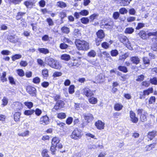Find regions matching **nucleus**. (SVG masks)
<instances>
[{"label":"nucleus","instance_id":"obj_32","mask_svg":"<svg viewBox=\"0 0 157 157\" xmlns=\"http://www.w3.org/2000/svg\"><path fill=\"white\" fill-rule=\"evenodd\" d=\"M118 69L124 73H126L128 72L127 68L124 66H120L118 67Z\"/></svg>","mask_w":157,"mask_h":157},{"label":"nucleus","instance_id":"obj_10","mask_svg":"<svg viewBox=\"0 0 157 157\" xmlns=\"http://www.w3.org/2000/svg\"><path fill=\"white\" fill-rule=\"evenodd\" d=\"M95 124L97 128L99 130L103 129L104 128L105 123L101 121H98L95 122Z\"/></svg>","mask_w":157,"mask_h":157},{"label":"nucleus","instance_id":"obj_44","mask_svg":"<svg viewBox=\"0 0 157 157\" xmlns=\"http://www.w3.org/2000/svg\"><path fill=\"white\" fill-rule=\"evenodd\" d=\"M21 56V55L17 54L13 56L12 57V59L13 61H14L16 59H20Z\"/></svg>","mask_w":157,"mask_h":157},{"label":"nucleus","instance_id":"obj_30","mask_svg":"<svg viewBox=\"0 0 157 157\" xmlns=\"http://www.w3.org/2000/svg\"><path fill=\"white\" fill-rule=\"evenodd\" d=\"M153 89L152 88H149L147 90H145L143 92V95L144 96L148 95L150 93L153 92Z\"/></svg>","mask_w":157,"mask_h":157},{"label":"nucleus","instance_id":"obj_59","mask_svg":"<svg viewBox=\"0 0 157 157\" xmlns=\"http://www.w3.org/2000/svg\"><path fill=\"white\" fill-rule=\"evenodd\" d=\"M8 79L11 84L12 85H15L16 84L14 79L12 76H9Z\"/></svg>","mask_w":157,"mask_h":157},{"label":"nucleus","instance_id":"obj_62","mask_svg":"<svg viewBox=\"0 0 157 157\" xmlns=\"http://www.w3.org/2000/svg\"><path fill=\"white\" fill-rule=\"evenodd\" d=\"M73 120V119L72 117H69L66 120V123L68 125L72 123Z\"/></svg>","mask_w":157,"mask_h":157},{"label":"nucleus","instance_id":"obj_40","mask_svg":"<svg viewBox=\"0 0 157 157\" xmlns=\"http://www.w3.org/2000/svg\"><path fill=\"white\" fill-rule=\"evenodd\" d=\"M73 35L75 37L80 36H81V33L79 30L78 29H75Z\"/></svg>","mask_w":157,"mask_h":157},{"label":"nucleus","instance_id":"obj_49","mask_svg":"<svg viewBox=\"0 0 157 157\" xmlns=\"http://www.w3.org/2000/svg\"><path fill=\"white\" fill-rule=\"evenodd\" d=\"M17 73L18 75L22 77L25 75L23 70L21 69H19L17 70Z\"/></svg>","mask_w":157,"mask_h":157},{"label":"nucleus","instance_id":"obj_42","mask_svg":"<svg viewBox=\"0 0 157 157\" xmlns=\"http://www.w3.org/2000/svg\"><path fill=\"white\" fill-rule=\"evenodd\" d=\"M81 21L82 23L86 24L89 23V20L87 17H83L81 19Z\"/></svg>","mask_w":157,"mask_h":157},{"label":"nucleus","instance_id":"obj_5","mask_svg":"<svg viewBox=\"0 0 157 157\" xmlns=\"http://www.w3.org/2000/svg\"><path fill=\"white\" fill-rule=\"evenodd\" d=\"M39 122L40 124L44 125L48 124L49 122V117L47 115L42 116L40 118Z\"/></svg>","mask_w":157,"mask_h":157},{"label":"nucleus","instance_id":"obj_64","mask_svg":"<svg viewBox=\"0 0 157 157\" xmlns=\"http://www.w3.org/2000/svg\"><path fill=\"white\" fill-rule=\"evenodd\" d=\"M40 79L38 77H36L33 80V82L36 84H38L40 82Z\"/></svg>","mask_w":157,"mask_h":157},{"label":"nucleus","instance_id":"obj_1","mask_svg":"<svg viewBox=\"0 0 157 157\" xmlns=\"http://www.w3.org/2000/svg\"><path fill=\"white\" fill-rule=\"evenodd\" d=\"M75 44L77 48L79 50L87 51L89 48L88 43L85 41L77 39Z\"/></svg>","mask_w":157,"mask_h":157},{"label":"nucleus","instance_id":"obj_2","mask_svg":"<svg viewBox=\"0 0 157 157\" xmlns=\"http://www.w3.org/2000/svg\"><path fill=\"white\" fill-rule=\"evenodd\" d=\"M81 130L78 128H75L71 135V137L72 139L75 140H77L80 138L82 136Z\"/></svg>","mask_w":157,"mask_h":157},{"label":"nucleus","instance_id":"obj_11","mask_svg":"<svg viewBox=\"0 0 157 157\" xmlns=\"http://www.w3.org/2000/svg\"><path fill=\"white\" fill-rule=\"evenodd\" d=\"M83 94L88 97H90L93 95V92L88 88H85L83 90Z\"/></svg>","mask_w":157,"mask_h":157},{"label":"nucleus","instance_id":"obj_4","mask_svg":"<svg viewBox=\"0 0 157 157\" xmlns=\"http://www.w3.org/2000/svg\"><path fill=\"white\" fill-rule=\"evenodd\" d=\"M64 105V102L61 100L58 101L52 109V111L57 110L63 107Z\"/></svg>","mask_w":157,"mask_h":157},{"label":"nucleus","instance_id":"obj_45","mask_svg":"<svg viewBox=\"0 0 157 157\" xmlns=\"http://www.w3.org/2000/svg\"><path fill=\"white\" fill-rule=\"evenodd\" d=\"M57 117L60 119H63L65 118L66 117V114L64 113H60L58 114Z\"/></svg>","mask_w":157,"mask_h":157},{"label":"nucleus","instance_id":"obj_33","mask_svg":"<svg viewBox=\"0 0 157 157\" xmlns=\"http://www.w3.org/2000/svg\"><path fill=\"white\" fill-rule=\"evenodd\" d=\"M21 114V113L19 112L15 113L14 115V119L15 121H19Z\"/></svg>","mask_w":157,"mask_h":157},{"label":"nucleus","instance_id":"obj_7","mask_svg":"<svg viewBox=\"0 0 157 157\" xmlns=\"http://www.w3.org/2000/svg\"><path fill=\"white\" fill-rule=\"evenodd\" d=\"M119 40L120 41L124 44L127 45V44H130V42L128 41L127 37L123 35H121L119 36Z\"/></svg>","mask_w":157,"mask_h":157},{"label":"nucleus","instance_id":"obj_53","mask_svg":"<svg viewBox=\"0 0 157 157\" xmlns=\"http://www.w3.org/2000/svg\"><path fill=\"white\" fill-rule=\"evenodd\" d=\"M24 3L27 8L31 7L33 5L32 2L28 1L25 2Z\"/></svg>","mask_w":157,"mask_h":157},{"label":"nucleus","instance_id":"obj_56","mask_svg":"<svg viewBox=\"0 0 157 157\" xmlns=\"http://www.w3.org/2000/svg\"><path fill=\"white\" fill-rule=\"evenodd\" d=\"M120 16V14L118 12H115L113 14V17L115 20L118 19Z\"/></svg>","mask_w":157,"mask_h":157},{"label":"nucleus","instance_id":"obj_24","mask_svg":"<svg viewBox=\"0 0 157 157\" xmlns=\"http://www.w3.org/2000/svg\"><path fill=\"white\" fill-rule=\"evenodd\" d=\"M156 134V132L155 131H153L149 132L148 134V137L150 140H151L154 138Z\"/></svg>","mask_w":157,"mask_h":157},{"label":"nucleus","instance_id":"obj_61","mask_svg":"<svg viewBox=\"0 0 157 157\" xmlns=\"http://www.w3.org/2000/svg\"><path fill=\"white\" fill-rule=\"evenodd\" d=\"M56 146L53 145H52V146L50 148V150L52 152V153L53 154H55V153L56 152Z\"/></svg>","mask_w":157,"mask_h":157},{"label":"nucleus","instance_id":"obj_46","mask_svg":"<svg viewBox=\"0 0 157 157\" xmlns=\"http://www.w3.org/2000/svg\"><path fill=\"white\" fill-rule=\"evenodd\" d=\"M48 151L47 149H44L43 150L42 153V155L43 157H49V155L48 154Z\"/></svg>","mask_w":157,"mask_h":157},{"label":"nucleus","instance_id":"obj_54","mask_svg":"<svg viewBox=\"0 0 157 157\" xmlns=\"http://www.w3.org/2000/svg\"><path fill=\"white\" fill-rule=\"evenodd\" d=\"M42 74L44 77H47L48 76V70L47 69L43 70L42 72Z\"/></svg>","mask_w":157,"mask_h":157},{"label":"nucleus","instance_id":"obj_14","mask_svg":"<svg viewBox=\"0 0 157 157\" xmlns=\"http://www.w3.org/2000/svg\"><path fill=\"white\" fill-rule=\"evenodd\" d=\"M130 60L133 63L136 65L139 64L140 62V59L136 56L131 57Z\"/></svg>","mask_w":157,"mask_h":157},{"label":"nucleus","instance_id":"obj_13","mask_svg":"<svg viewBox=\"0 0 157 157\" xmlns=\"http://www.w3.org/2000/svg\"><path fill=\"white\" fill-rule=\"evenodd\" d=\"M27 90L32 96H34L36 94V90L34 87H28Z\"/></svg>","mask_w":157,"mask_h":157},{"label":"nucleus","instance_id":"obj_50","mask_svg":"<svg viewBox=\"0 0 157 157\" xmlns=\"http://www.w3.org/2000/svg\"><path fill=\"white\" fill-rule=\"evenodd\" d=\"M24 104L29 109H30L32 108L33 105V103L31 102H25L24 103Z\"/></svg>","mask_w":157,"mask_h":157},{"label":"nucleus","instance_id":"obj_29","mask_svg":"<svg viewBox=\"0 0 157 157\" xmlns=\"http://www.w3.org/2000/svg\"><path fill=\"white\" fill-rule=\"evenodd\" d=\"M134 29L132 27H128L126 28L124 33L127 34H132L134 31Z\"/></svg>","mask_w":157,"mask_h":157},{"label":"nucleus","instance_id":"obj_55","mask_svg":"<svg viewBox=\"0 0 157 157\" xmlns=\"http://www.w3.org/2000/svg\"><path fill=\"white\" fill-rule=\"evenodd\" d=\"M128 12L127 10L125 8H122L119 10V13L122 14H124Z\"/></svg>","mask_w":157,"mask_h":157},{"label":"nucleus","instance_id":"obj_36","mask_svg":"<svg viewBox=\"0 0 157 157\" xmlns=\"http://www.w3.org/2000/svg\"><path fill=\"white\" fill-rule=\"evenodd\" d=\"M61 30L63 33H65L68 34L70 32L69 28L66 26L62 27L61 29Z\"/></svg>","mask_w":157,"mask_h":157},{"label":"nucleus","instance_id":"obj_12","mask_svg":"<svg viewBox=\"0 0 157 157\" xmlns=\"http://www.w3.org/2000/svg\"><path fill=\"white\" fill-rule=\"evenodd\" d=\"M130 116L131 121L134 123H136L138 121L137 117L136 116L135 113L132 111L130 112Z\"/></svg>","mask_w":157,"mask_h":157},{"label":"nucleus","instance_id":"obj_31","mask_svg":"<svg viewBox=\"0 0 157 157\" xmlns=\"http://www.w3.org/2000/svg\"><path fill=\"white\" fill-rule=\"evenodd\" d=\"M29 133V132L28 130L25 131L21 133H19L18 135L19 136H21L22 137L28 136Z\"/></svg>","mask_w":157,"mask_h":157},{"label":"nucleus","instance_id":"obj_35","mask_svg":"<svg viewBox=\"0 0 157 157\" xmlns=\"http://www.w3.org/2000/svg\"><path fill=\"white\" fill-rule=\"evenodd\" d=\"M8 99L6 97H4L2 100V105L3 107L7 105L8 103Z\"/></svg>","mask_w":157,"mask_h":157},{"label":"nucleus","instance_id":"obj_63","mask_svg":"<svg viewBox=\"0 0 157 157\" xmlns=\"http://www.w3.org/2000/svg\"><path fill=\"white\" fill-rule=\"evenodd\" d=\"M144 26V24L143 23H139L138 24L137 26L136 27V30H139Z\"/></svg>","mask_w":157,"mask_h":157},{"label":"nucleus","instance_id":"obj_26","mask_svg":"<svg viewBox=\"0 0 157 157\" xmlns=\"http://www.w3.org/2000/svg\"><path fill=\"white\" fill-rule=\"evenodd\" d=\"M38 51L40 53L44 54H46L49 53V51L48 49L44 48H39L38 49Z\"/></svg>","mask_w":157,"mask_h":157},{"label":"nucleus","instance_id":"obj_27","mask_svg":"<svg viewBox=\"0 0 157 157\" xmlns=\"http://www.w3.org/2000/svg\"><path fill=\"white\" fill-rule=\"evenodd\" d=\"M61 67V66L60 65L59 62L56 60H55L54 63V64H53L52 66V67L55 68L56 69H59Z\"/></svg>","mask_w":157,"mask_h":157},{"label":"nucleus","instance_id":"obj_39","mask_svg":"<svg viewBox=\"0 0 157 157\" xmlns=\"http://www.w3.org/2000/svg\"><path fill=\"white\" fill-rule=\"evenodd\" d=\"M143 59L144 64L146 66V67H147L149 64L150 60L147 57H144Z\"/></svg>","mask_w":157,"mask_h":157},{"label":"nucleus","instance_id":"obj_25","mask_svg":"<svg viewBox=\"0 0 157 157\" xmlns=\"http://www.w3.org/2000/svg\"><path fill=\"white\" fill-rule=\"evenodd\" d=\"M70 58L71 57L70 55L67 54H63L61 56V59L65 61L69 60L70 59Z\"/></svg>","mask_w":157,"mask_h":157},{"label":"nucleus","instance_id":"obj_23","mask_svg":"<svg viewBox=\"0 0 157 157\" xmlns=\"http://www.w3.org/2000/svg\"><path fill=\"white\" fill-rule=\"evenodd\" d=\"M132 0H119L121 5L124 6L128 5Z\"/></svg>","mask_w":157,"mask_h":157},{"label":"nucleus","instance_id":"obj_18","mask_svg":"<svg viewBox=\"0 0 157 157\" xmlns=\"http://www.w3.org/2000/svg\"><path fill=\"white\" fill-rule=\"evenodd\" d=\"M96 34L98 38L102 39L105 37V34L102 30H99L97 33Z\"/></svg>","mask_w":157,"mask_h":157},{"label":"nucleus","instance_id":"obj_22","mask_svg":"<svg viewBox=\"0 0 157 157\" xmlns=\"http://www.w3.org/2000/svg\"><path fill=\"white\" fill-rule=\"evenodd\" d=\"M18 39L14 36H10L8 37V40L12 43H16L18 42Z\"/></svg>","mask_w":157,"mask_h":157},{"label":"nucleus","instance_id":"obj_6","mask_svg":"<svg viewBox=\"0 0 157 157\" xmlns=\"http://www.w3.org/2000/svg\"><path fill=\"white\" fill-rule=\"evenodd\" d=\"M83 117L86 123H89L92 121L94 119L93 115L90 113H84Z\"/></svg>","mask_w":157,"mask_h":157},{"label":"nucleus","instance_id":"obj_17","mask_svg":"<svg viewBox=\"0 0 157 157\" xmlns=\"http://www.w3.org/2000/svg\"><path fill=\"white\" fill-rule=\"evenodd\" d=\"M55 60L53 58L50 57H48L46 59V62L48 63V65L51 67L53 65L52 63Z\"/></svg>","mask_w":157,"mask_h":157},{"label":"nucleus","instance_id":"obj_9","mask_svg":"<svg viewBox=\"0 0 157 157\" xmlns=\"http://www.w3.org/2000/svg\"><path fill=\"white\" fill-rule=\"evenodd\" d=\"M105 76L103 74H100L96 77V82L93 81L94 83H101L104 81Z\"/></svg>","mask_w":157,"mask_h":157},{"label":"nucleus","instance_id":"obj_20","mask_svg":"<svg viewBox=\"0 0 157 157\" xmlns=\"http://www.w3.org/2000/svg\"><path fill=\"white\" fill-rule=\"evenodd\" d=\"M56 5L58 7L62 8H64L67 6L66 3L61 1L58 2H57Z\"/></svg>","mask_w":157,"mask_h":157},{"label":"nucleus","instance_id":"obj_28","mask_svg":"<svg viewBox=\"0 0 157 157\" xmlns=\"http://www.w3.org/2000/svg\"><path fill=\"white\" fill-rule=\"evenodd\" d=\"M155 144H153L147 146L145 148V150L146 151H150L152 148H154L155 146Z\"/></svg>","mask_w":157,"mask_h":157},{"label":"nucleus","instance_id":"obj_47","mask_svg":"<svg viewBox=\"0 0 157 157\" xmlns=\"http://www.w3.org/2000/svg\"><path fill=\"white\" fill-rule=\"evenodd\" d=\"M25 13L19 12L17 13V15L16 16V19L17 20H19L21 19L22 17L25 14Z\"/></svg>","mask_w":157,"mask_h":157},{"label":"nucleus","instance_id":"obj_48","mask_svg":"<svg viewBox=\"0 0 157 157\" xmlns=\"http://www.w3.org/2000/svg\"><path fill=\"white\" fill-rule=\"evenodd\" d=\"M89 13V12L87 10H81L80 12V15L86 16Z\"/></svg>","mask_w":157,"mask_h":157},{"label":"nucleus","instance_id":"obj_3","mask_svg":"<svg viewBox=\"0 0 157 157\" xmlns=\"http://www.w3.org/2000/svg\"><path fill=\"white\" fill-rule=\"evenodd\" d=\"M138 114H141L140 120L142 122L146 120V115L147 113L142 109H138L137 110Z\"/></svg>","mask_w":157,"mask_h":157},{"label":"nucleus","instance_id":"obj_34","mask_svg":"<svg viewBox=\"0 0 157 157\" xmlns=\"http://www.w3.org/2000/svg\"><path fill=\"white\" fill-rule=\"evenodd\" d=\"M110 52L111 56L113 57H116L119 54L118 51L116 49L112 50Z\"/></svg>","mask_w":157,"mask_h":157},{"label":"nucleus","instance_id":"obj_51","mask_svg":"<svg viewBox=\"0 0 157 157\" xmlns=\"http://www.w3.org/2000/svg\"><path fill=\"white\" fill-rule=\"evenodd\" d=\"M74 88L75 86L74 85H71L69 86L68 91L70 94H72L74 92Z\"/></svg>","mask_w":157,"mask_h":157},{"label":"nucleus","instance_id":"obj_41","mask_svg":"<svg viewBox=\"0 0 157 157\" xmlns=\"http://www.w3.org/2000/svg\"><path fill=\"white\" fill-rule=\"evenodd\" d=\"M96 55V52L94 50H91L89 52L88 54V56L90 57H94Z\"/></svg>","mask_w":157,"mask_h":157},{"label":"nucleus","instance_id":"obj_21","mask_svg":"<svg viewBox=\"0 0 157 157\" xmlns=\"http://www.w3.org/2000/svg\"><path fill=\"white\" fill-rule=\"evenodd\" d=\"M139 36L143 39H146L147 37L146 32L144 30L140 31L139 33Z\"/></svg>","mask_w":157,"mask_h":157},{"label":"nucleus","instance_id":"obj_43","mask_svg":"<svg viewBox=\"0 0 157 157\" xmlns=\"http://www.w3.org/2000/svg\"><path fill=\"white\" fill-rule=\"evenodd\" d=\"M6 72H4L2 73V75L1 77V80L2 82H6L7 80V78H6Z\"/></svg>","mask_w":157,"mask_h":157},{"label":"nucleus","instance_id":"obj_57","mask_svg":"<svg viewBox=\"0 0 157 157\" xmlns=\"http://www.w3.org/2000/svg\"><path fill=\"white\" fill-rule=\"evenodd\" d=\"M151 83L154 85L157 84V78L156 77H154L150 79Z\"/></svg>","mask_w":157,"mask_h":157},{"label":"nucleus","instance_id":"obj_19","mask_svg":"<svg viewBox=\"0 0 157 157\" xmlns=\"http://www.w3.org/2000/svg\"><path fill=\"white\" fill-rule=\"evenodd\" d=\"M60 140L59 138L55 137L52 139V145L56 146L59 143L60 141Z\"/></svg>","mask_w":157,"mask_h":157},{"label":"nucleus","instance_id":"obj_37","mask_svg":"<svg viewBox=\"0 0 157 157\" xmlns=\"http://www.w3.org/2000/svg\"><path fill=\"white\" fill-rule=\"evenodd\" d=\"M89 101L91 104H96L98 100L97 98L92 97L89 99Z\"/></svg>","mask_w":157,"mask_h":157},{"label":"nucleus","instance_id":"obj_38","mask_svg":"<svg viewBox=\"0 0 157 157\" xmlns=\"http://www.w3.org/2000/svg\"><path fill=\"white\" fill-rule=\"evenodd\" d=\"M34 111L33 109L26 110L25 111L24 113L26 115L29 116L32 114Z\"/></svg>","mask_w":157,"mask_h":157},{"label":"nucleus","instance_id":"obj_52","mask_svg":"<svg viewBox=\"0 0 157 157\" xmlns=\"http://www.w3.org/2000/svg\"><path fill=\"white\" fill-rule=\"evenodd\" d=\"M128 56V53H125L124 54L120 56L119 57V59L122 60H124Z\"/></svg>","mask_w":157,"mask_h":157},{"label":"nucleus","instance_id":"obj_58","mask_svg":"<svg viewBox=\"0 0 157 157\" xmlns=\"http://www.w3.org/2000/svg\"><path fill=\"white\" fill-rule=\"evenodd\" d=\"M46 21L50 26H53L54 24L51 18H47Z\"/></svg>","mask_w":157,"mask_h":157},{"label":"nucleus","instance_id":"obj_15","mask_svg":"<svg viewBox=\"0 0 157 157\" xmlns=\"http://www.w3.org/2000/svg\"><path fill=\"white\" fill-rule=\"evenodd\" d=\"M123 107L121 103H117L114 105V108L115 110L119 111L122 110Z\"/></svg>","mask_w":157,"mask_h":157},{"label":"nucleus","instance_id":"obj_60","mask_svg":"<svg viewBox=\"0 0 157 157\" xmlns=\"http://www.w3.org/2000/svg\"><path fill=\"white\" fill-rule=\"evenodd\" d=\"M113 23H108L105 24L104 26L106 29H111L112 28Z\"/></svg>","mask_w":157,"mask_h":157},{"label":"nucleus","instance_id":"obj_8","mask_svg":"<svg viewBox=\"0 0 157 157\" xmlns=\"http://www.w3.org/2000/svg\"><path fill=\"white\" fill-rule=\"evenodd\" d=\"M81 64V62L80 60L78 59H75L71 62L69 63V66L70 67H75L74 68H76L78 67Z\"/></svg>","mask_w":157,"mask_h":157},{"label":"nucleus","instance_id":"obj_16","mask_svg":"<svg viewBox=\"0 0 157 157\" xmlns=\"http://www.w3.org/2000/svg\"><path fill=\"white\" fill-rule=\"evenodd\" d=\"M112 43L113 41L111 40L109 41V43L106 42H103L101 44V46L104 48L107 49L109 48L110 45Z\"/></svg>","mask_w":157,"mask_h":157}]
</instances>
